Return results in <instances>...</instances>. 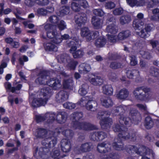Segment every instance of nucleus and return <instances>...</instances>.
<instances>
[{
  "mask_svg": "<svg viewBox=\"0 0 159 159\" xmlns=\"http://www.w3.org/2000/svg\"><path fill=\"white\" fill-rule=\"evenodd\" d=\"M83 117V113L81 112H75L70 115L72 120V126L75 129L91 130L94 129V126L89 123L78 121Z\"/></svg>",
  "mask_w": 159,
  "mask_h": 159,
  "instance_id": "nucleus-1",
  "label": "nucleus"
},
{
  "mask_svg": "<svg viewBox=\"0 0 159 159\" xmlns=\"http://www.w3.org/2000/svg\"><path fill=\"white\" fill-rule=\"evenodd\" d=\"M150 91L149 88L144 86H139L134 89L133 93L135 98L137 100L146 101L150 98Z\"/></svg>",
  "mask_w": 159,
  "mask_h": 159,
  "instance_id": "nucleus-2",
  "label": "nucleus"
},
{
  "mask_svg": "<svg viewBox=\"0 0 159 159\" xmlns=\"http://www.w3.org/2000/svg\"><path fill=\"white\" fill-rule=\"evenodd\" d=\"M78 39H72L68 43V46L70 47V52H72L73 55L75 58H80L82 57L84 54V52L83 50H78L76 51L77 47H79L80 44H79Z\"/></svg>",
  "mask_w": 159,
  "mask_h": 159,
  "instance_id": "nucleus-3",
  "label": "nucleus"
},
{
  "mask_svg": "<svg viewBox=\"0 0 159 159\" xmlns=\"http://www.w3.org/2000/svg\"><path fill=\"white\" fill-rule=\"evenodd\" d=\"M127 151L129 153H130V152L128 149H129L130 151H134L136 153L141 156L145 154L147 151H148V153H147V155L153 154L152 150L143 145H138V146H135L129 145L127 146Z\"/></svg>",
  "mask_w": 159,
  "mask_h": 159,
  "instance_id": "nucleus-4",
  "label": "nucleus"
},
{
  "mask_svg": "<svg viewBox=\"0 0 159 159\" xmlns=\"http://www.w3.org/2000/svg\"><path fill=\"white\" fill-rule=\"evenodd\" d=\"M98 34V31H90L87 27H84L81 29L80 34L81 37L85 38L88 41L96 38Z\"/></svg>",
  "mask_w": 159,
  "mask_h": 159,
  "instance_id": "nucleus-5",
  "label": "nucleus"
},
{
  "mask_svg": "<svg viewBox=\"0 0 159 159\" xmlns=\"http://www.w3.org/2000/svg\"><path fill=\"white\" fill-rule=\"evenodd\" d=\"M118 138L127 140L130 139L132 141L136 139V132L132 130H128L127 128H124L118 134Z\"/></svg>",
  "mask_w": 159,
  "mask_h": 159,
  "instance_id": "nucleus-6",
  "label": "nucleus"
},
{
  "mask_svg": "<svg viewBox=\"0 0 159 159\" xmlns=\"http://www.w3.org/2000/svg\"><path fill=\"white\" fill-rule=\"evenodd\" d=\"M38 73L40 72L39 74V77L36 79V81L41 84H47L49 79V73L45 70L41 71L38 69H36L34 70Z\"/></svg>",
  "mask_w": 159,
  "mask_h": 159,
  "instance_id": "nucleus-7",
  "label": "nucleus"
},
{
  "mask_svg": "<svg viewBox=\"0 0 159 159\" xmlns=\"http://www.w3.org/2000/svg\"><path fill=\"white\" fill-rule=\"evenodd\" d=\"M97 150L101 153H105L111 150V144L110 142L105 141L99 143L97 146Z\"/></svg>",
  "mask_w": 159,
  "mask_h": 159,
  "instance_id": "nucleus-8",
  "label": "nucleus"
},
{
  "mask_svg": "<svg viewBox=\"0 0 159 159\" xmlns=\"http://www.w3.org/2000/svg\"><path fill=\"white\" fill-rule=\"evenodd\" d=\"M49 2V0H25V4L29 7H32L36 3L42 6L48 5Z\"/></svg>",
  "mask_w": 159,
  "mask_h": 159,
  "instance_id": "nucleus-9",
  "label": "nucleus"
},
{
  "mask_svg": "<svg viewBox=\"0 0 159 159\" xmlns=\"http://www.w3.org/2000/svg\"><path fill=\"white\" fill-rule=\"evenodd\" d=\"M47 85L55 90L58 89L61 87L60 80L56 78L49 79Z\"/></svg>",
  "mask_w": 159,
  "mask_h": 159,
  "instance_id": "nucleus-10",
  "label": "nucleus"
},
{
  "mask_svg": "<svg viewBox=\"0 0 159 159\" xmlns=\"http://www.w3.org/2000/svg\"><path fill=\"white\" fill-rule=\"evenodd\" d=\"M129 115L132 118L133 120L135 122L139 121L141 120V116L140 112L134 108H130Z\"/></svg>",
  "mask_w": 159,
  "mask_h": 159,
  "instance_id": "nucleus-11",
  "label": "nucleus"
},
{
  "mask_svg": "<svg viewBox=\"0 0 159 159\" xmlns=\"http://www.w3.org/2000/svg\"><path fill=\"white\" fill-rule=\"evenodd\" d=\"M77 17H75V22L78 26L81 27L86 23L87 17L86 14L84 13L79 14Z\"/></svg>",
  "mask_w": 159,
  "mask_h": 159,
  "instance_id": "nucleus-12",
  "label": "nucleus"
},
{
  "mask_svg": "<svg viewBox=\"0 0 159 159\" xmlns=\"http://www.w3.org/2000/svg\"><path fill=\"white\" fill-rule=\"evenodd\" d=\"M128 109L127 106L124 105H120L114 108L113 112L115 115L121 117L123 116V115Z\"/></svg>",
  "mask_w": 159,
  "mask_h": 159,
  "instance_id": "nucleus-13",
  "label": "nucleus"
},
{
  "mask_svg": "<svg viewBox=\"0 0 159 159\" xmlns=\"http://www.w3.org/2000/svg\"><path fill=\"white\" fill-rule=\"evenodd\" d=\"M67 116V114L66 112H59L56 115V120L58 123L62 124L66 121Z\"/></svg>",
  "mask_w": 159,
  "mask_h": 159,
  "instance_id": "nucleus-14",
  "label": "nucleus"
},
{
  "mask_svg": "<svg viewBox=\"0 0 159 159\" xmlns=\"http://www.w3.org/2000/svg\"><path fill=\"white\" fill-rule=\"evenodd\" d=\"M61 150L63 152H69L71 148V145L70 141L66 139H62L61 142Z\"/></svg>",
  "mask_w": 159,
  "mask_h": 159,
  "instance_id": "nucleus-15",
  "label": "nucleus"
},
{
  "mask_svg": "<svg viewBox=\"0 0 159 159\" xmlns=\"http://www.w3.org/2000/svg\"><path fill=\"white\" fill-rule=\"evenodd\" d=\"M68 98V95L67 92L64 90L59 91L56 95V101L58 102H62Z\"/></svg>",
  "mask_w": 159,
  "mask_h": 159,
  "instance_id": "nucleus-16",
  "label": "nucleus"
},
{
  "mask_svg": "<svg viewBox=\"0 0 159 159\" xmlns=\"http://www.w3.org/2000/svg\"><path fill=\"white\" fill-rule=\"evenodd\" d=\"M47 99L41 97L39 98L33 99L32 102V106L34 107H38L42 106H44L46 103Z\"/></svg>",
  "mask_w": 159,
  "mask_h": 159,
  "instance_id": "nucleus-17",
  "label": "nucleus"
},
{
  "mask_svg": "<svg viewBox=\"0 0 159 159\" xmlns=\"http://www.w3.org/2000/svg\"><path fill=\"white\" fill-rule=\"evenodd\" d=\"M87 102L86 108L88 110L95 111L97 109L98 103L95 100H93V98Z\"/></svg>",
  "mask_w": 159,
  "mask_h": 159,
  "instance_id": "nucleus-18",
  "label": "nucleus"
},
{
  "mask_svg": "<svg viewBox=\"0 0 159 159\" xmlns=\"http://www.w3.org/2000/svg\"><path fill=\"white\" fill-rule=\"evenodd\" d=\"M52 89L49 87H44L40 89V96H43L48 100L52 95Z\"/></svg>",
  "mask_w": 159,
  "mask_h": 159,
  "instance_id": "nucleus-19",
  "label": "nucleus"
},
{
  "mask_svg": "<svg viewBox=\"0 0 159 159\" xmlns=\"http://www.w3.org/2000/svg\"><path fill=\"white\" fill-rule=\"evenodd\" d=\"M112 146L113 148L116 150H122L124 149V144L120 139L119 138L114 139Z\"/></svg>",
  "mask_w": 159,
  "mask_h": 159,
  "instance_id": "nucleus-20",
  "label": "nucleus"
},
{
  "mask_svg": "<svg viewBox=\"0 0 159 159\" xmlns=\"http://www.w3.org/2000/svg\"><path fill=\"white\" fill-rule=\"evenodd\" d=\"M112 122V119L108 117H105L100 122L101 127L103 129L109 128Z\"/></svg>",
  "mask_w": 159,
  "mask_h": 159,
  "instance_id": "nucleus-21",
  "label": "nucleus"
},
{
  "mask_svg": "<svg viewBox=\"0 0 159 159\" xmlns=\"http://www.w3.org/2000/svg\"><path fill=\"white\" fill-rule=\"evenodd\" d=\"M37 137L44 139L48 136V134H50L51 131H48L46 129L43 128H39L37 129Z\"/></svg>",
  "mask_w": 159,
  "mask_h": 159,
  "instance_id": "nucleus-22",
  "label": "nucleus"
},
{
  "mask_svg": "<svg viewBox=\"0 0 159 159\" xmlns=\"http://www.w3.org/2000/svg\"><path fill=\"white\" fill-rule=\"evenodd\" d=\"M129 94V92L127 89L123 88L116 94V97L119 99L125 100L128 97Z\"/></svg>",
  "mask_w": 159,
  "mask_h": 159,
  "instance_id": "nucleus-23",
  "label": "nucleus"
},
{
  "mask_svg": "<svg viewBox=\"0 0 159 159\" xmlns=\"http://www.w3.org/2000/svg\"><path fill=\"white\" fill-rule=\"evenodd\" d=\"M93 145L90 142H87L82 144L79 148V151L82 152H85L91 151L93 148Z\"/></svg>",
  "mask_w": 159,
  "mask_h": 159,
  "instance_id": "nucleus-24",
  "label": "nucleus"
},
{
  "mask_svg": "<svg viewBox=\"0 0 159 159\" xmlns=\"http://www.w3.org/2000/svg\"><path fill=\"white\" fill-rule=\"evenodd\" d=\"M100 101L102 106L106 108L111 107L113 105L111 99L109 97L101 98Z\"/></svg>",
  "mask_w": 159,
  "mask_h": 159,
  "instance_id": "nucleus-25",
  "label": "nucleus"
},
{
  "mask_svg": "<svg viewBox=\"0 0 159 159\" xmlns=\"http://www.w3.org/2000/svg\"><path fill=\"white\" fill-rule=\"evenodd\" d=\"M47 36L48 38L49 39H53L52 40V42L56 44V42L57 39V37L58 35V34L57 31L55 30H53L50 31H48L46 32Z\"/></svg>",
  "mask_w": 159,
  "mask_h": 159,
  "instance_id": "nucleus-26",
  "label": "nucleus"
},
{
  "mask_svg": "<svg viewBox=\"0 0 159 159\" xmlns=\"http://www.w3.org/2000/svg\"><path fill=\"white\" fill-rule=\"evenodd\" d=\"M47 9L50 10V11L44 9L43 8H39L37 10V13L39 16H45L48 12H52L54 10V8L52 7H48Z\"/></svg>",
  "mask_w": 159,
  "mask_h": 159,
  "instance_id": "nucleus-27",
  "label": "nucleus"
},
{
  "mask_svg": "<svg viewBox=\"0 0 159 159\" xmlns=\"http://www.w3.org/2000/svg\"><path fill=\"white\" fill-rule=\"evenodd\" d=\"M91 22L95 29H98L101 27V19L97 16H94L92 17Z\"/></svg>",
  "mask_w": 159,
  "mask_h": 159,
  "instance_id": "nucleus-28",
  "label": "nucleus"
},
{
  "mask_svg": "<svg viewBox=\"0 0 159 159\" xmlns=\"http://www.w3.org/2000/svg\"><path fill=\"white\" fill-rule=\"evenodd\" d=\"M55 43L52 42L51 41L47 43H46V45L44 46V48L46 51L47 52H56L57 50V47L55 44Z\"/></svg>",
  "mask_w": 159,
  "mask_h": 159,
  "instance_id": "nucleus-29",
  "label": "nucleus"
},
{
  "mask_svg": "<svg viewBox=\"0 0 159 159\" xmlns=\"http://www.w3.org/2000/svg\"><path fill=\"white\" fill-rule=\"evenodd\" d=\"M119 122L121 125H125L127 127H130L132 124L131 119L129 117L121 116L119 118Z\"/></svg>",
  "mask_w": 159,
  "mask_h": 159,
  "instance_id": "nucleus-30",
  "label": "nucleus"
},
{
  "mask_svg": "<svg viewBox=\"0 0 159 159\" xmlns=\"http://www.w3.org/2000/svg\"><path fill=\"white\" fill-rule=\"evenodd\" d=\"M102 93L107 95L111 96L113 94V90L111 85H105L102 88Z\"/></svg>",
  "mask_w": 159,
  "mask_h": 159,
  "instance_id": "nucleus-31",
  "label": "nucleus"
},
{
  "mask_svg": "<svg viewBox=\"0 0 159 159\" xmlns=\"http://www.w3.org/2000/svg\"><path fill=\"white\" fill-rule=\"evenodd\" d=\"M127 77L129 79H133L139 75V71L136 70H129L126 72Z\"/></svg>",
  "mask_w": 159,
  "mask_h": 159,
  "instance_id": "nucleus-32",
  "label": "nucleus"
},
{
  "mask_svg": "<svg viewBox=\"0 0 159 159\" xmlns=\"http://www.w3.org/2000/svg\"><path fill=\"white\" fill-rule=\"evenodd\" d=\"M63 88L66 89L72 90L73 88V80L71 78L65 80L63 83Z\"/></svg>",
  "mask_w": 159,
  "mask_h": 159,
  "instance_id": "nucleus-33",
  "label": "nucleus"
},
{
  "mask_svg": "<svg viewBox=\"0 0 159 159\" xmlns=\"http://www.w3.org/2000/svg\"><path fill=\"white\" fill-rule=\"evenodd\" d=\"M106 30L108 33L114 34L117 32L118 27L116 24H110L107 27Z\"/></svg>",
  "mask_w": 159,
  "mask_h": 159,
  "instance_id": "nucleus-34",
  "label": "nucleus"
},
{
  "mask_svg": "<svg viewBox=\"0 0 159 159\" xmlns=\"http://www.w3.org/2000/svg\"><path fill=\"white\" fill-rule=\"evenodd\" d=\"M89 80L91 84L95 86L101 85L103 82L102 79L99 76H94L90 78Z\"/></svg>",
  "mask_w": 159,
  "mask_h": 159,
  "instance_id": "nucleus-35",
  "label": "nucleus"
},
{
  "mask_svg": "<svg viewBox=\"0 0 159 159\" xmlns=\"http://www.w3.org/2000/svg\"><path fill=\"white\" fill-rule=\"evenodd\" d=\"M91 69L90 65L83 63L79 66V70L81 74H86L90 71Z\"/></svg>",
  "mask_w": 159,
  "mask_h": 159,
  "instance_id": "nucleus-36",
  "label": "nucleus"
},
{
  "mask_svg": "<svg viewBox=\"0 0 159 159\" xmlns=\"http://www.w3.org/2000/svg\"><path fill=\"white\" fill-rule=\"evenodd\" d=\"M130 35L131 32L129 30H126L119 33L117 38L119 40H123L128 38Z\"/></svg>",
  "mask_w": 159,
  "mask_h": 159,
  "instance_id": "nucleus-37",
  "label": "nucleus"
},
{
  "mask_svg": "<svg viewBox=\"0 0 159 159\" xmlns=\"http://www.w3.org/2000/svg\"><path fill=\"white\" fill-rule=\"evenodd\" d=\"M131 20V16L128 14L122 15L120 19V23L122 25L129 24Z\"/></svg>",
  "mask_w": 159,
  "mask_h": 159,
  "instance_id": "nucleus-38",
  "label": "nucleus"
},
{
  "mask_svg": "<svg viewBox=\"0 0 159 159\" xmlns=\"http://www.w3.org/2000/svg\"><path fill=\"white\" fill-rule=\"evenodd\" d=\"M49 151V149L48 148H41L39 149L38 154L43 158L46 159L48 157V153Z\"/></svg>",
  "mask_w": 159,
  "mask_h": 159,
  "instance_id": "nucleus-39",
  "label": "nucleus"
},
{
  "mask_svg": "<svg viewBox=\"0 0 159 159\" xmlns=\"http://www.w3.org/2000/svg\"><path fill=\"white\" fill-rule=\"evenodd\" d=\"M106 39L104 37H100L96 39L95 44L98 48L103 47L106 43Z\"/></svg>",
  "mask_w": 159,
  "mask_h": 159,
  "instance_id": "nucleus-40",
  "label": "nucleus"
},
{
  "mask_svg": "<svg viewBox=\"0 0 159 159\" xmlns=\"http://www.w3.org/2000/svg\"><path fill=\"white\" fill-rule=\"evenodd\" d=\"M144 24V23L142 20L139 19H135L133 23V26L135 30L139 29L141 28Z\"/></svg>",
  "mask_w": 159,
  "mask_h": 159,
  "instance_id": "nucleus-41",
  "label": "nucleus"
},
{
  "mask_svg": "<svg viewBox=\"0 0 159 159\" xmlns=\"http://www.w3.org/2000/svg\"><path fill=\"white\" fill-rule=\"evenodd\" d=\"M47 122L48 124L52 123L56 120V114L54 113H47L45 114Z\"/></svg>",
  "mask_w": 159,
  "mask_h": 159,
  "instance_id": "nucleus-42",
  "label": "nucleus"
},
{
  "mask_svg": "<svg viewBox=\"0 0 159 159\" xmlns=\"http://www.w3.org/2000/svg\"><path fill=\"white\" fill-rule=\"evenodd\" d=\"M154 125V122L150 116H147L145 118V120L144 126L148 129H150L152 128Z\"/></svg>",
  "mask_w": 159,
  "mask_h": 159,
  "instance_id": "nucleus-43",
  "label": "nucleus"
},
{
  "mask_svg": "<svg viewBox=\"0 0 159 159\" xmlns=\"http://www.w3.org/2000/svg\"><path fill=\"white\" fill-rule=\"evenodd\" d=\"M150 74L152 76L155 77H159V69L153 66L151 67L149 70Z\"/></svg>",
  "mask_w": 159,
  "mask_h": 159,
  "instance_id": "nucleus-44",
  "label": "nucleus"
},
{
  "mask_svg": "<svg viewBox=\"0 0 159 159\" xmlns=\"http://www.w3.org/2000/svg\"><path fill=\"white\" fill-rule=\"evenodd\" d=\"M70 11V7L68 6H63L61 7L60 11V15L62 16L68 14Z\"/></svg>",
  "mask_w": 159,
  "mask_h": 159,
  "instance_id": "nucleus-45",
  "label": "nucleus"
},
{
  "mask_svg": "<svg viewBox=\"0 0 159 159\" xmlns=\"http://www.w3.org/2000/svg\"><path fill=\"white\" fill-rule=\"evenodd\" d=\"M63 135L68 138L71 139L74 135V132L70 129H66L62 131Z\"/></svg>",
  "mask_w": 159,
  "mask_h": 159,
  "instance_id": "nucleus-46",
  "label": "nucleus"
},
{
  "mask_svg": "<svg viewBox=\"0 0 159 159\" xmlns=\"http://www.w3.org/2000/svg\"><path fill=\"white\" fill-rule=\"evenodd\" d=\"M70 37V36L67 34H64V35H61L60 34H58L57 40L56 42V44H59L61 43L62 40H67L69 39Z\"/></svg>",
  "mask_w": 159,
  "mask_h": 159,
  "instance_id": "nucleus-47",
  "label": "nucleus"
},
{
  "mask_svg": "<svg viewBox=\"0 0 159 159\" xmlns=\"http://www.w3.org/2000/svg\"><path fill=\"white\" fill-rule=\"evenodd\" d=\"M88 86L86 84H83L78 91L79 93L82 96L85 95L87 93Z\"/></svg>",
  "mask_w": 159,
  "mask_h": 159,
  "instance_id": "nucleus-48",
  "label": "nucleus"
},
{
  "mask_svg": "<svg viewBox=\"0 0 159 159\" xmlns=\"http://www.w3.org/2000/svg\"><path fill=\"white\" fill-rule=\"evenodd\" d=\"M91 98H90L88 96H85L82 97L79 102V103L81 106H85L86 107V105L87 103V102L90 99H91Z\"/></svg>",
  "mask_w": 159,
  "mask_h": 159,
  "instance_id": "nucleus-49",
  "label": "nucleus"
},
{
  "mask_svg": "<svg viewBox=\"0 0 159 159\" xmlns=\"http://www.w3.org/2000/svg\"><path fill=\"white\" fill-rule=\"evenodd\" d=\"M122 65L121 64L116 61H114L111 63L110 67L111 68L113 69H116L121 67Z\"/></svg>",
  "mask_w": 159,
  "mask_h": 159,
  "instance_id": "nucleus-50",
  "label": "nucleus"
},
{
  "mask_svg": "<svg viewBox=\"0 0 159 159\" xmlns=\"http://www.w3.org/2000/svg\"><path fill=\"white\" fill-rule=\"evenodd\" d=\"M137 34L141 38L144 39L149 37L150 35V33L147 32L144 28L142 29L140 32H138Z\"/></svg>",
  "mask_w": 159,
  "mask_h": 159,
  "instance_id": "nucleus-51",
  "label": "nucleus"
},
{
  "mask_svg": "<svg viewBox=\"0 0 159 159\" xmlns=\"http://www.w3.org/2000/svg\"><path fill=\"white\" fill-rule=\"evenodd\" d=\"M121 56L117 53H110L108 54V60H120Z\"/></svg>",
  "mask_w": 159,
  "mask_h": 159,
  "instance_id": "nucleus-52",
  "label": "nucleus"
},
{
  "mask_svg": "<svg viewBox=\"0 0 159 159\" xmlns=\"http://www.w3.org/2000/svg\"><path fill=\"white\" fill-rule=\"evenodd\" d=\"M106 24H109L111 23V24H116L115 18L112 15H110L107 16V18L106 20Z\"/></svg>",
  "mask_w": 159,
  "mask_h": 159,
  "instance_id": "nucleus-53",
  "label": "nucleus"
},
{
  "mask_svg": "<svg viewBox=\"0 0 159 159\" xmlns=\"http://www.w3.org/2000/svg\"><path fill=\"white\" fill-rule=\"evenodd\" d=\"M59 20V18L56 15L51 16L49 18V21L53 24H57Z\"/></svg>",
  "mask_w": 159,
  "mask_h": 159,
  "instance_id": "nucleus-54",
  "label": "nucleus"
},
{
  "mask_svg": "<svg viewBox=\"0 0 159 159\" xmlns=\"http://www.w3.org/2000/svg\"><path fill=\"white\" fill-rule=\"evenodd\" d=\"M48 136L47 137L44 138L41 142L42 144L45 146L46 147L48 148L49 143H50V142L52 141L51 136Z\"/></svg>",
  "mask_w": 159,
  "mask_h": 159,
  "instance_id": "nucleus-55",
  "label": "nucleus"
},
{
  "mask_svg": "<svg viewBox=\"0 0 159 159\" xmlns=\"http://www.w3.org/2000/svg\"><path fill=\"white\" fill-rule=\"evenodd\" d=\"M71 9L75 12H77L80 11V8L79 3L75 2H72L71 4Z\"/></svg>",
  "mask_w": 159,
  "mask_h": 159,
  "instance_id": "nucleus-56",
  "label": "nucleus"
},
{
  "mask_svg": "<svg viewBox=\"0 0 159 159\" xmlns=\"http://www.w3.org/2000/svg\"><path fill=\"white\" fill-rule=\"evenodd\" d=\"M63 106L64 108L70 109H72L76 107L75 104L69 102L63 104Z\"/></svg>",
  "mask_w": 159,
  "mask_h": 159,
  "instance_id": "nucleus-57",
  "label": "nucleus"
},
{
  "mask_svg": "<svg viewBox=\"0 0 159 159\" xmlns=\"http://www.w3.org/2000/svg\"><path fill=\"white\" fill-rule=\"evenodd\" d=\"M124 128L118 124H114L112 127L113 130L115 132H119V133H120L121 131L123 130Z\"/></svg>",
  "mask_w": 159,
  "mask_h": 159,
  "instance_id": "nucleus-58",
  "label": "nucleus"
},
{
  "mask_svg": "<svg viewBox=\"0 0 159 159\" xmlns=\"http://www.w3.org/2000/svg\"><path fill=\"white\" fill-rule=\"evenodd\" d=\"M59 30L62 31L66 28V25L65 22L63 20L60 21L59 23L57 24Z\"/></svg>",
  "mask_w": 159,
  "mask_h": 159,
  "instance_id": "nucleus-59",
  "label": "nucleus"
},
{
  "mask_svg": "<svg viewBox=\"0 0 159 159\" xmlns=\"http://www.w3.org/2000/svg\"><path fill=\"white\" fill-rule=\"evenodd\" d=\"M124 10L122 7H119L114 10L113 12L114 15L116 16H119L122 15L123 13Z\"/></svg>",
  "mask_w": 159,
  "mask_h": 159,
  "instance_id": "nucleus-60",
  "label": "nucleus"
},
{
  "mask_svg": "<svg viewBox=\"0 0 159 159\" xmlns=\"http://www.w3.org/2000/svg\"><path fill=\"white\" fill-rule=\"evenodd\" d=\"M144 29L147 32L150 34V32L154 29V25L151 24H146Z\"/></svg>",
  "mask_w": 159,
  "mask_h": 159,
  "instance_id": "nucleus-61",
  "label": "nucleus"
},
{
  "mask_svg": "<svg viewBox=\"0 0 159 159\" xmlns=\"http://www.w3.org/2000/svg\"><path fill=\"white\" fill-rule=\"evenodd\" d=\"M90 138L91 140L94 141H99L98 132L91 133L90 135Z\"/></svg>",
  "mask_w": 159,
  "mask_h": 159,
  "instance_id": "nucleus-62",
  "label": "nucleus"
},
{
  "mask_svg": "<svg viewBox=\"0 0 159 159\" xmlns=\"http://www.w3.org/2000/svg\"><path fill=\"white\" fill-rule=\"evenodd\" d=\"M78 62L76 60H70V61L68 62V66L70 69L74 70Z\"/></svg>",
  "mask_w": 159,
  "mask_h": 159,
  "instance_id": "nucleus-63",
  "label": "nucleus"
},
{
  "mask_svg": "<svg viewBox=\"0 0 159 159\" xmlns=\"http://www.w3.org/2000/svg\"><path fill=\"white\" fill-rule=\"evenodd\" d=\"M78 1H79L80 8L81 7L84 8L86 9L89 6L88 2L86 0H80Z\"/></svg>",
  "mask_w": 159,
  "mask_h": 159,
  "instance_id": "nucleus-64",
  "label": "nucleus"
}]
</instances>
